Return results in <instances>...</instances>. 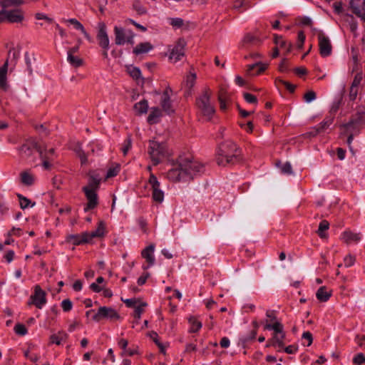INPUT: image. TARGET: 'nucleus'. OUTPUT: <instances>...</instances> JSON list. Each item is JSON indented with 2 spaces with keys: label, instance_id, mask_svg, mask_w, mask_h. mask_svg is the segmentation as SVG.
<instances>
[{
  "label": "nucleus",
  "instance_id": "ea45409f",
  "mask_svg": "<svg viewBox=\"0 0 365 365\" xmlns=\"http://www.w3.org/2000/svg\"><path fill=\"white\" fill-rule=\"evenodd\" d=\"M333 120H334L333 117H327L321 123H319L317 127L319 130L320 132L324 131L325 129L329 128L330 126V125L332 124Z\"/></svg>",
  "mask_w": 365,
  "mask_h": 365
},
{
  "label": "nucleus",
  "instance_id": "9d476101",
  "mask_svg": "<svg viewBox=\"0 0 365 365\" xmlns=\"http://www.w3.org/2000/svg\"><path fill=\"white\" fill-rule=\"evenodd\" d=\"M148 183L151 187L153 200L159 203L162 202L164 200V192L160 187V182L152 173L150 175Z\"/></svg>",
  "mask_w": 365,
  "mask_h": 365
},
{
  "label": "nucleus",
  "instance_id": "a18cd8bd",
  "mask_svg": "<svg viewBox=\"0 0 365 365\" xmlns=\"http://www.w3.org/2000/svg\"><path fill=\"white\" fill-rule=\"evenodd\" d=\"M131 147H132V140L130 137H128L125 140V141L123 144L122 148H121L122 152L124 155H127L128 152L130 150Z\"/></svg>",
  "mask_w": 365,
  "mask_h": 365
},
{
  "label": "nucleus",
  "instance_id": "864d4df0",
  "mask_svg": "<svg viewBox=\"0 0 365 365\" xmlns=\"http://www.w3.org/2000/svg\"><path fill=\"white\" fill-rule=\"evenodd\" d=\"M356 261V258L354 256L351 255H348L344 259V266L346 267H349L352 266Z\"/></svg>",
  "mask_w": 365,
  "mask_h": 365
},
{
  "label": "nucleus",
  "instance_id": "09e8293b",
  "mask_svg": "<svg viewBox=\"0 0 365 365\" xmlns=\"http://www.w3.org/2000/svg\"><path fill=\"white\" fill-rule=\"evenodd\" d=\"M17 196L19 200L21 208V209L27 208L29 207V205H30L31 201L26 197H24L23 195H21V194H18Z\"/></svg>",
  "mask_w": 365,
  "mask_h": 365
},
{
  "label": "nucleus",
  "instance_id": "423d86ee",
  "mask_svg": "<svg viewBox=\"0 0 365 365\" xmlns=\"http://www.w3.org/2000/svg\"><path fill=\"white\" fill-rule=\"evenodd\" d=\"M3 8L0 11V23L7 21L9 23H21L24 19V12L21 9L6 10Z\"/></svg>",
  "mask_w": 365,
  "mask_h": 365
},
{
  "label": "nucleus",
  "instance_id": "dca6fc26",
  "mask_svg": "<svg viewBox=\"0 0 365 365\" xmlns=\"http://www.w3.org/2000/svg\"><path fill=\"white\" fill-rule=\"evenodd\" d=\"M154 251L155 245L153 244L150 245L142 250L141 255L148 262V265L143 266V269L145 270L155 264Z\"/></svg>",
  "mask_w": 365,
  "mask_h": 365
},
{
  "label": "nucleus",
  "instance_id": "0eeeda50",
  "mask_svg": "<svg viewBox=\"0 0 365 365\" xmlns=\"http://www.w3.org/2000/svg\"><path fill=\"white\" fill-rule=\"evenodd\" d=\"M186 41L183 38H179L172 48L169 49V59L173 63L180 61L185 56Z\"/></svg>",
  "mask_w": 365,
  "mask_h": 365
},
{
  "label": "nucleus",
  "instance_id": "2f4dec72",
  "mask_svg": "<svg viewBox=\"0 0 365 365\" xmlns=\"http://www.w3.org/2000/svg\"><path fill=\"white\" fill-rule=\"evenodd\" d=\"M160 105L164 111L166 113H173L174 110L172 108V102L170 101V98L161 97Z\"/></svg>",
  "mask_w": 365,
  "mask_h": 365
},
{
  "label": "nucleus",
  "instance_id": "13d9d810",
  "mask_svg": "<svg viewBox=\"0 0 365 365\" xmlns=\"http://www.w3.org/2000/svg\"><path fill=\"white\" fill-rule=\"evenodd\" d=\"M170 25L175 28H180L183 25V20L180 18L170 19Z\"/></svg>",
  "mask_w": 365,
  "mask_h": 365
},
{
  "label": "nucleus",
  "instance_id": "412c9836",
  "mask_svg": "<svg viewBox=\"0 0 365 365\" xmlns=\"http://www.w3.org/2000/svg\"><path fill=\"white\" fill-rule=\"evenodd\" d=\"M153 46L150 42H142L138 43L133 51V53L135 55H140L148 53L153 50Z\"/></svg>",
  "mask_w": 365,
  "mask_h": 365
},
{
  "label": "nucleus",
  "instance_id": "e433bc0d",
  "mask_svg": "<svg viewBox=\"0 0 365 365\" xmlns=\"http://www.w3.org/2000/svg\"><path fill=\"white\" fill-rule=\"evenodd\" d=\"M67 60L69 63L74 67H80L83 63L82 58L71 54L68 55Z\"/></svg>",
  "mask_w": 365,
  "mask_h": 365
},
{
  "label": "nucleus",
  "instance_id": "f704fd0d",
  "mask_svg": "<svg viewBox=\"0 0 365 365\" xmlns=\"http://www.w3.org/2000/svg\"><path fill=\"white\" fill-rule=\"evenodd\" d=\"M285 338V333L278 334H274L272 341H273V346L278 347V348H283L284 346V344L283 342V340Z\"/></svg>",
  "mask_w": 365,
  "mask_h": 365
},
{
  "label": "nucleus",
  "instance_id": "49530a36",
  "mask_svg": "<svg viewBox=\"0 0 365 365\" xmlns=\"http://www.w3.org/2000/svg\"><path fill=\"white\" fill-rule=\"evenodd\" d=\"M218 101L220 103V108L222 110H225L227 108L226 106V97L224 92L221 90L219 96H218Z\"/></svg>",
  "mask_w": 365,
  "mask_h": 365
},
{
  "label": "nucleus",
  "instance_id": "69168bd1",
  "mask_svg": "<svg viewBox=\"0 0 365 365\" xmlns=\"http://www.w3.org/2000/svg\"><path fill=\"white\" fill-rule=\"evenodd\" d=\"M279 82L284 85L286 88L290 92H293L295 89V86L291 84L290 83L283 81V80H279Z\"/></svg>",
  "mask_w": 365,
  "mask_h": 365
},
{
  "label": "nucleus",
  "instance_id": "cd10ccee",
  "mask_svg": "<svg viewBox=\"0 0 365 365\" xmlns=\"http://www.w3.org/2000/svg\"><path fill=\"white\" fill-rule=\"evenodd\" d=\"M146 302H140V306L138 307H135V309L134 310L133 317L135 318V321L133 323V328H135V325L138 324L139 319L141 317V314L144 312V308L147 307Z\"/></svg>",
  "mask_w": 365,
  "mask_h": 365
},
{
  "label": "nucleus",
  "instance_id": "c756f323",
  "mask_svg": "<svg viewBox=\"0 0 365 365\" xmlns=\"http://www.w3.org/2000/svg\"><path fill=\"white\" fill-rule=\"evenodd\" d=\"M148 108V103L146 100L140 101L134 105V110L138 114L145 113Z\"/></svg>",
  "mask_w": 365,
  "mask_h": 365
},
{
  "label": "nucleus",
  "instance_id": "20e7f679",
  "mask_svg": "<svg viewBox=\"0 0 365 365\" xmlns=\"http://www.w3.org/2000/svg\"><path fill=\"white\" fill-rule=\"evenodd\" d=\"M148 153L153 165H158L170 155L166 145L154 140L149 141Z\"/></svg>",
  "mask_w": 365,
  "mask_h": 365
},
{
  "label": "nucleus",
  "instance_id": "2eb2a0df",
  "mask_svg": "<svg viewBox=\"0 0 365 365\" xmlns=\"http://www.w3.org/2000/svg\"><path fill=\"white\" fill-rule=\"evenodd\" d=\"M83 190L85 192L86 197L88 200V203L84 208V211L87 212L89 210L95 208L98 205V196L96 194V191L95 190H92L88 188H83Z\"/></svg>",
  "mask_w": 365,
  "mask_h": 365
},
{
  "label": "nucleus",
  "instance_id": "f03ea898",
  "mask_svg": "<svg viewBox=\"0 0 365 365\" xmlns=\"http://www.w3.org/2000/svg\"><path fill=\"white\" fill-rule=\"evenodd\" d=\"M240 160V150L232 141H226L219 146L216 161L220 166L232 165Z\"/></svg>",
  "mask_w": 365,
  "mask_h": 365
},
{
  "label": "nucleus",
  "instance_id": "680f3d73",
  "mask_svg": "<svg viewBox=\"0 0 365 365\" xmlns=\"http://www.w3.org/2000/svg\"><path fill=\"white\" fill-rule=\"evenodd\" d=\"M304 98L307 103H310L316 98V93L310 91L304 94Z\"/></svg>",
  "mask_w": 365,
  "mask_h": 365
},
{
  "label": "nucleus",
  "instance_id": "1a4fd4ad",
  "mask_svg": "<svg viewBox=\"0 0 365 365\" xmlns=\"http://www.w3.org/2000/svg\"><path fill=\"white\" fill-rule=\"evenodd\" d=\"M115 43L116 45H123L125 42L133 43L134 35L130 30L125 31L121 27H114Z\"/></svg>",
  "mask_w": 365,
  "mask_h": 365
},
{
  "label": "nucleus",
  "instance_id": "6e6d98bb",
  "mask_svg": "<svg viewBox=\"0 0 365 365\" xmlns=\"http://www.w3.org/2000/svg\"><path fill=\"white\" fill-rule=\"evenodd\" d=\"M302 340L307 341V346H309L313 341L312 334L309 331H305L302 334Z\"/></svg>",
  "mask_w": 365,
  "mask_h": 365
},
{
  "label": "nucleus",
  "instance_id": "de8ad7c7",
  "mask_svg": "<svg viewBox=\"0 0 365 365\" xmlns=\"http://www.w3.org/2000/svg\"><path fill=\"white\" fill-rule=\"evenodd\" d=\"M14 331L16 334L24 336L27 333V329L25 325L22 324H17L14 327Z\"/></svg>",
  "mask_w": 365,
  "mask_h": 365
},
{
  "label": "nucleus",
  "instance_id": "5fc2aeb1",
  "mask_svg": "<svg viewBox=\"0 0 365 365\" xmlns=\"http://www.w3.org/2000/svg\"><path fill=\"white\" fill-rule=\"evenodd\" d=\"M243 96H244L245 100L247 103H253V104H257V98L254 95L250 94L249 93H245L243 94Z\"/></svg>",
  "mask_w": 365,
  "mask_h": 365
},
{
  "label": "nucleus",
  "instance_id": "a878e982",
  "mask_svg": "<svg viewBox=\"0 0 365 365\" xmlns=\"http://www.w3.org/2000/svg\"><path fill=\"white\" fill-rule=\"evenodd\" d=\"M331 295V291L328 290L324 286L319 288L316 293L317 298L321 302H327Z\"/></svg>",
  "mask_w": 365,
  "mask_h": 365
},
{
  "label": "nucleus",
  "instance_id": "aec40b11",
  "mask_svg": "<svg viewBox=\"0 0 365 365\" xmlns=\"http://www.w3.org/2000/svg\"><path fill=\"white\" fill-rule=\"evenodd\" d=\"M197 78V75L195 73L190 71L186 76L185 81V86L186 88L185 93L187 96L191 95L192 89L195 86V81Z\"/></svg>",
  "mask_w": 365,
  "mask_h": 365
},
{
  "label": "nucleus",
  "instance_id": "6ab92c4d",
  "mask_svg": "<svg viewBox=\"0 0 365 365\" xmlns=\"http://www.w3.org/2000/svg\"><path fill=\"white\" fill-rule=\"evenodd\" d=\"M68 241L71 242L75 245H79L83 243L91 242L88 235L86 232H83L81 235H72L68 236Z\"/></svg>",
  "mask_w": 365,
  "mask_h": 365
},
{
  "label": "nucleus",
  "instance_id": "7ed1b4c3",
  "mask_svg": "<svg viewBox=\"0 0 365 365\" xmlns=\"http://www.w3.org/2000/svg\"><path fill=\"white\" fill-rule=\"evenodd\" d=\"M211 97L212 91L208 87H206L195 101L197 113L208 121L212 119L215 113V108L211 102Z\"/></svg>",
  "mask_w": 365,
  "mask_h": 365
},
{
  "label": "nucleus",
  "instance_id": "4c0bfd02",
  "mask_svg": "<svg viewBox=\"0 0 365 365\" xmlns=\"http://www.w3.org/2000/svg\"><path fill=\"white\" fill-rule=\"evenodd\" d=\"M329 227V223L327 220H322L319 225L317 233L321 238L327 237L324 231L327 230Z\"/></svg>",
  "mask_w": 365,
  "mask_h": 365
},
{
  "label": "nucleus",
  "instance_id": "4468645a",
  "mask_svg": "<svg viewBox=\"0 0 365 365\" xmlns=\"http://www.w3.org/2000/svg\"><path fill=\"white\" fill-rule=\"evenodd\" d=\"M319 53L324 56H328L331 53L332 46L327 36L320 31L318 34Z\"/></svg>",
  "mask_w": 365,
  "mask_h": 365
},
{
  "label": "nucleus",
  "instance_id": "37998d69",
  "mask_svg": "<svg viewBox=\"0 0 365 365\" xmlns=\"http://www.w3.org/2000/svg\"><path fill=\"white\" fill-rule=\"evenodd\" d=\"M133 8L139 15L145 14L147 11L139 0L134 1Z\"/></svg>",
  "mask_w": 365,
  "mask_h": 365
},
{
  "label": "nucleus",
  "instance_id": "473e14b6",
  "mask_svg": "<svg viewBox=\"0 0 365 365\" xmlns=\"http://www.w3.org/2000/svg\"><path fill=\"white\" fill-rule=\"evenodd\" d=\"M20 177H21V182L24 185L29 186V185H31L34 183V176L31 174H30L28 172H26V171L25 172H22L20 174Z\"/></svg>",
  "mask_w": 365,
  "mask_h": 365
},
{
  "label": "nucleus",
  "instance_id": "774afa93",
  "mask_svg": "<svg viewBox=\"0 0 365 365\" xmlns=\"http://www.w3.org/2000/svg\"><path fill=\"white\" fill-rule=\"evenodd\" d=\"M319 133H320V131L316 126L313 128V129L311 131L306 133L304 135L307 138H311L316 136Z\"/></svg>",
  "mask_w": 365,
  "mask_h": 365
},
{
  "label": "nucleus",
  "instance_id": "4be33fe9",
  "mask_svg": "<svg viewBox=\"0 0 365 365\" xmlns=\"http://www.w3.org/2000/svg\"><path fill=\"white\" fill-rule=\"evenodd\" d=\"M267 68V65L263 64L260 62L256 63L254 64H251L248 66L247 73L250 75H257L259 74Z\"/></svg>",
  "mask_w": 365,
  "mask_h": 365
},
{
  "label": "nucleus",
  "instance_id": "c85d7f7f",
  "mask_svg": "<svg viewBox=\"0 0 365 365\" xmlns=\"http://www.w3.org/2000/svg\"><path fill=\"white\" fill-rule=\"evenodd\" d=\"M264 329H268V330H273L274 331V334H278L284 333L283 325L280 322H275L272 324H267L264 326Z\"/></svg>",
  "mask_w": 365,
  "mask_h": 365
},
{
  "label": "nucleus",
  "instance_id": "58836bf2",
  "mask_svg": "<svg viewBox=\"0 0 365 365\" xmlns=\"http://www.w3.org/2000/svg\"><path fill=\"white\" fill-rule=\"evenodd\" d=\"M38 153L40 155V158L43 161V166L45 169H50L51 167V164L50 163L49 158L46 154H43V151L42 148H39Z\"/></svg>",
  "mask_w": 365,
  "mask_h": 365
},
{
  "label": "nucleus",
  "instance_id": "c9c22d12",
  "mask_svg": "<svg viewBox=\"0 0 365 365\" xmlns=\"http://www.w3.org/2000/svg\"><path fill=\"white\" fill-rule=\"evenodd\" d=\"M189 323L190 324V332H197L202 327V324L195 317L189 318Z\"/></svg>",
  "mask_w": 365,
  "mask_h": 365
},
{
  "label": "nucleus",
  "instance_id": "603ef678",
  "mask_svg": "<svg viewBox=\"0 0 365 365\" xmlns=\"http://www.w3.org/2000/svg\"><path fill=\"white\" fill-rule=\"evenodd\" d=\"M75 151L78 155V157L81 158V161L82 164H84L87 162V157L84 153V151L81 149L80 146H77L75 148Z\"/></svg>",
  "mask_w": 365,
  "mask_h": 365
},
{
  "label": "nucleus",
  "instance_id": "9b49d317",
  "mask_svg": "<svg viewBox=\"0 0 365 365\" xmlns=\"http://www.w3.org/2000/svg\"><path fill=\"white\" fill-rule=\"evenodd\" d=\"M120 318L118 312L112 307H101L97 313L93 316V319L99 322L103 319H118Z\"/></svg>",
  "mask_w": 365,
  "mask_h": 365
},
{
  "label": "nucleus",
  "instance_id": "f8f14e48",
  "mask_svg": "<svg viewBox=\"0 0 365 365\" xmlns=\"http://www.w3.org/2000/svg\"><path fill=\"white\" fill-rule=\"evenodd\" d=\"M98 28L97 39L99 46L104 49L103 56L107 57V51L109 48V38L106 32V24L103 22H100L98 24Z\"/></svg>",
  "mask_w": 365,
  "mask_h": 365
},
{
  "label": "nucleus",
  "instance_id": "bb28decb",
  "mask_svg": "<svg viewBox=\"0 0 365 365\" xmlns=\"http://www.w3.org/2000/svg\"><path fill=\"white\" fill-rule=\"evenodd\" d=\"M68 337V334L63 331H60L57 334H54L50 336V343L60 345L61 341H65Z\"/></svg>",
  "mask_w": 365,
  "mask_h": 365
},
{
  "label": "nucleus",
  "instance_id": "39448f33",
  "mask_svg": "<svg viewBox=\"0 0 365 365\" xmlns=\"http://www.w3.org/2000/svg\"><path fill=\"white\" fill-rule=\"evenodd\" d=\"M19 56V51L11 47L8 52L7 58L3 66L0 68V88L4 91L7 90L9 86L6 81V74L9 66H11V70L15 66Z\"/></svg>",
  "mask_w": 365,
  "mask_h": 365
},
{
  "label": "nucleus",
  "instance_id": "052dcab7",
  "mask_svg": "<svg viewBox=\"0 0 365 365\" xmlns=\"http://www.w3.org/2000/svg\"><path fill=\"white\" fill-rule=\"evenodd\" d=\"M138 353V351L136 349H131V348H128L126 349H124L123 351H122L121 354H120V356H133L135 354H136Z\"/></svg>",
  "mask_w": 365,
  "mask_h": 365
},
{
  "label": "nucleus",
  "instance_id": "e2e57ef3",
  "mask_svg": "<svg viewBox=\"0 0 365 365\" xmlns=\"http://www.w3.org/2000/svg\"><path fill=\"white\" fill-rule=\"evenodd\" d=\"M305 40V35L303 31H299L298 33V43L297 46L299 48H302Z\"/></svg>",
  "mask_w": 365,
  "mask_h": 365
},
{
  "label": "nucleus",
  "instance_id": "bf43d9fd",
  "mask_svg": "<svg viewBox=\"0 0 365 365\" xmlns=\"http://www.w3.org/2000/svg\"><path fill=\"white\" fill-rule=\"evenodd\" d=\"M353 362L357 365L362 364L365 362V356L361 353L356 354L353 359Z\"/></svg>",
  "mask_w": 365,
  "mask_h": 365
},
{
  "label": "nucleus",
  "instance_id": "f257e3e1",
  "mask_svg": "<svg viewBox=\"0 0 365 365\" xmlns=\"http://www.w3.org/2000/svg\"><path fill=\"white\" fill-rule=\"evenodd\" d=\"M205 170L204 165L192 156L181 157L167 173V178L172 182L188 181Z\"/></svg>",
  "mask_w": 365,
  "mask_h": 365
},
{
  "label": "nucleus",
  "instance_id": "5701e85b",
  "mask_svg": "<svg viewBox=\"0 0 365 365\" xmlns=\"http://www.w3.org/2000/svg\"><path fill=\"white\" fill-rule=\"evenodd\" d=\"M106 226L105 223L103 221H100L98 223V226L95 231L87 232L88 235L89 240L91 242L92 239L95 237H101L105 234Z\"/></svg>",
  "mask_w": 365,
  "mask_h": 365
},
{
  "label": "nucleus",
  "instance_id": "7c9ffc66",
  "mask_svg": "<svg viewBox=\"0 0 365 365\" xmlns=\"http://www.w3.org/2000/svg\"><path fill=\"white\" fill-rule=\"evenodd\" d=\"M126 71L135 80L141 78V72L139 68L133 66H127Z\"/></svg>",
  "mask_w": 365,
  "mask_h": 365
},
{
  "label": "nucleus",
  "instance_id": "393cba45",
  "mask_svg": "<svg viewBox=\"0 0 365 365\" xmlns=\"http://www.w3.org/2000/svg\"><path fill=\"white\" fill-rule=\"evenodd\" d=\"M260 43V40L256 36H254L251 34H246L242 41V44L243 46H257Z\"/></svg>",
  "mask_w": 365,
  "mask_h": 365
},
{
  "label": "nucleus",
  "instance_id": "a19ab883",
  "mask_svg": "<svg viewBox=\"0 0 365 365\" xmlns=\"http://www.w3.org/2000/svg\"><path fill=\"white\" fill-rule=\"evenodd\" d=\"M23 4L22 0H1L0 4L3 8H7L12 6H19Z\"/></svg>",
  "mask_w": 365,
  "mask_h": 365
},
{
  "label": "nucleus",
  "instance_id": "c03bdc74",
  "mask_svg": "<svg viewBox=\"0 0 365 365\" xmlns=\"http://www.w3.org/2000/svg\"><path fill=\"white\" fill-rule=\"evenodd\" d=\"M123 302L126 304L127 307L134 308L135 310V307L140 306V303L142 302L139 299L131 298L123 300Z\"/></svg>",
  "mask_w": 365,
  "mask_h": 365
},
{
  "label": "nucleus",
  "instance_id": "8fccbe9b",
  "mask_svg": "<svg viewBox=\"0 0 365 365\" xmlns=\"http://www.w3.org/2000/svg\"><path fill=\"white\" fill-rule=\"evenodd\" d=\"M73 303L69 299H63L61 302V308L65 312H68L72 309Z\"/></svg>",
  "mask_w": 365,
  "mask_h": 365
},
{
  "label": "nucleus",
  "instance_id": "0e129e2a",
  "mask_svg": "<svg viewBox=\"0 0 365 365\" xmlns=\"http://www.w3.org/2000/svg\"><path fill=\"white\" fill-rule=\"evenodd\" d=\"M35 17L36 19H38V20L43 19V20L46 21L48 23L53 22V19L51 18H49L48 16H46V14H42V13L36 14Z\"/></svg>",
  "mask_w": 365,
  "mask_h": 365
},
{
  "label": "nucleus",
  "instance_id": "3c124183",
  "mask_svg": "<svg viewBox=\"0 0 365 365\" xmlns=\"http://www.w3.org/2000/svg\"><path fill=\"white\" fill-rule=\"evenodd\" d=\"M65 21L72 24L74 26V28L77 30H79V31L83 30L84 27H83V24L76 19H69L65 20Z\"/></svg>",
  "mask_w": 365,
  "mask_h": 365
},
{
  "label": "nucleus",
  "instance_id": "f3484780",
  "mask_svg": "<svg viewBox=\"0 0 365 365\" xmlns=\"http://www.w3.org/2000/svg\"><path fill=\"white\" fill-rule=\"evenodd\" d=\"M361 239L360 233L354 232L351 230L344 231L341 236V240L346 244L357 243Z\"/></svg>",
  "mask_w": 365,
  "mask_h": 365
},
{
  "label": "nucleus",
  "instance_id": "a211bd4d",
  "mask_svg": "<svg viewBox=\"0 0 365 365\" xmlns=\"http://www.w3.org/2000/svg\"><path fill=\"white\" fill-rule=\"evenodd\" d=\"M101 181V177L99 174L96 172H91L89 173L88 184L83 188H88L96 191L99 187Z\"/></svg>",
  "mask_w": 365,
  "mask_h": 365
},
{
  "label": "nucleus",
  "instance_id": "b1692460",
  "mask_svg": "<svg viewBox=\"0 0 365 365\" xmlns=\"http://www.w3.org/2000/svg\"><path fill=\"white\" fill-rule=\"evenodd\" d=\"M162 115V112L158 107H153L148 117V122L150 124L157 123Z\"/></svg>",
  "mask_w": 365,
  "mask_h": 365
},
{
  "label": "nucleus",
  "instance_id": "79ce46f5",
  "mask_svg": "<svg viewBox=\"0 0 365 365\" xmlns=\"http://www.w3.org/2000/svg\"><path fill=\"white\" fill-rule=\"evenodd\" d=\"M120 172V165L119 164H115L113 165L108 170L106 174V178H110L114 176H116L118 173Z\"/></svg>",
  "mask_w": 365,
  "mask_h": 365
},
{
  "label": "nucleus",
  "instance_id": "6e6552de",
  "mask_svg": "<svg viewBox=\"0 0 365 365\" xmlns=\"http://www.w3.org/2000/svg\"><path fill=\"white\" fill-rule=\"evenodd\" d=\"M46 292L39 285H36L34 287V293L30 297L28 304H34L37 308L42 309V307L46 304Z\"/></svg>",
  "mask_w": 365,
  "mask_h": 365
},
{
  "label": "nucleus",
  "instance_id": "338daca9",
  "mask_svg": "<svg viewBox=\"0 0 365 365\" xmlns=\"http://www.w3.org/2000/svg\"><path fill=\"white\" fill-rule=\"evenodd\" d=\"M148 336L155 343L156 345H158L160 343H161L156 332L151 331L148 334Z\"/></svg>",
  "mask_w": 365,
  "mask_h": 365
},
{
  "label": "nucleus",
  "instance_id": "72a5a7b5",
  "mask_svg": "<svg viewBox=\"0 0 365 365\" xmlns=\"http://www.w3.org/2000/svg\"><path fill=\"white\" fill-rule=\"evenodd\" d=\"M274 43L277 45V46L284 48L287 52H289L291 50L292 44L284 41L282 39V37L280 36H274Z\"/></svg>",
  "mask_w": 365,
  "mask_h": 365
},
{
  "label": "nucleus",
  "instance_id": "ddd939ff",
  "mask_svg": "<svg viewBox=\"0 0 365 365\" xmlns=\"http://www.w3.org/2000/svg\"><path fill=\"white\" fill-rule=\"evenodd\" d=\"M39 148H42L36 140L34 138L28 139L20 148V153L23 158H28L32 155L34 150L38 152Z\"/></svg>",
  "mask_w": 365,
  "mask_h": 365
},
{
  "label": "nucleus",
  "instance_id": "4d7b16f0",
  "mask_svg": "<svg viewBox=\"0 0 365 365\" xmlns=\"http://www.w3.org/2000/svg\"><path fill=\"white\" fill-rule=\"evenodd\" d=\"M282 173L290 175L292 173V168L289 162L284 163L281 167Z\"/></svg>",
  "mask_w": 365,
  "mask_h": 365
}]
</instances>
